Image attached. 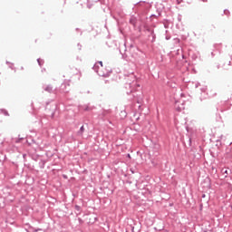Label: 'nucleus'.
I'll return each instance as SVG.
<instances>
[{"label":"nucleus","mask_w":232,"mask_h":232,"mask_svg":"<svg viewBox=\"0 0 232 232\" xmlns=\"http://www.w3.org/2000/svg\"><path fill=\"white\" fill-rule=\"evenodd\" d=\"M80 131H81V133H83V132H84V126H82V127L80 128Z\"/></svg>","instance_id":"obj_3"},{"label":"nucleus","mask_w":232,"mask_h":232,"mask_svg":"<svg viewBox=\"0 0 232 232\" xmlns=\"http://www.w3.org/2000/svg\"><path fill=\"white\" fill-rule=\"evenodd\" d=\"M137 87H138V88H140V84H137Z\"/></svg>","instance_id":"obj_5"},{"label":"nucleus","mask_w":232,"mask_h":232,"mask_svg":"<svg viewBox=\"0 0 232 232\" xmlns=\"http://www.w3.org/2000/svg\"><path fill=\"white\" fill-rule=\"evenodd\" d=\"M97 64H100L101 67L98 68V73L99 75H102V77H110V72H102V62H98Z\"/></svg>","instance_id":"obj_1"},{"label":"nucleus","mask_w":232,"mask_h":232,"mask_svg":"<svg viewBox=\"0 0 232 232\" xmlns=\"http://www.w3.org/2000/svg\"><path fill=\"white\" fill-rule=\"evenodd\" d=\"M221 172L223 173V175H225V177H227L228 175L227 169H222Z\"/></svg>","instance_id":"obj_2"},{"label":"nucleus","mask_w":232,"mask_h":232,"mask_svg":"<svg viewBox=\"0 0 232 232\" xmlns=\"http://www.w3.org/2000/svg\"><path fill=\"white\" fill-rule=\"evenodd\" d=\"M203 3H208V0H201Z\"/></svg>","instance_id":"obj_4"}]
</instances>
